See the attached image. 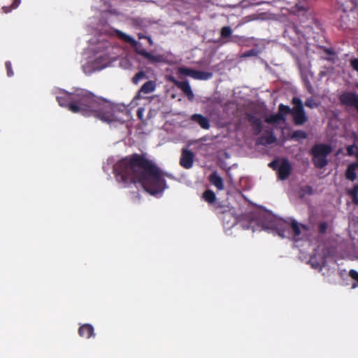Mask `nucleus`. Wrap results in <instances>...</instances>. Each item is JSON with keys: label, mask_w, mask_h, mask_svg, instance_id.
I'll use <instances>...</instances> for the list:
<instances>
[{"label": "nucleus", "mask_w": 358, "mask_h": 358, "mask_svg": "<svg viewBox=\"0 0 358 358\" xmlns=\"http://www.w3.org/2000/svg\"><path fill=\"white\" fill-rule=\"evenodd\" d=\"M117 182L127 187L139 183L151 195L162 193L167 188L164 173L144 155L133 154L117 161L113 166Z\"/></svg>", "instance_id": "1"}, {"label": "nucleus", "mask_w": 358, "mask_h": 358, "mask_svg": "<svg viewBox=\"0 0 358 358\" xmlns=\"http://www.w3.org/2000/svg\"><path fill=\"white\" fill-rule=\"evenodd\" d=\"M73 103L69 106V110L80 113L85 117H94L103 122L110 123L118 120V110L111 102L96 96L93 93L84 89L74 91Z\"/></svg>", "instance_id": "2"}, {"label": "nucleus", "mask_w": 358, "mask_h": 358, "mask_svg": "<svg viewBox=\"0 0 358 358\" xmlns=\"http://www.w3.org/2000/svg\"><path fill=\"white\" fill-rule=\"evenodd\" d=\"M309 27H301L294 23L287 25L284 31V37L290 41V44L293 46H298L299 44L306 41V35L310 31Z\"/></svg>", "instance_id": "3"}, {"label": "nucleus", "mask_w": 358, "mask_h": 358, "mask_svg": "<svg viewBox=\"0 0 358 358\" xmlns=\"http://www.w3.org/2000/svg\"><path fill=\"white\" fill-rule=\"evenodd\" d=\"M309 27H301L294 23L287 25L284 31V37L290 41V44L293 46H298L299 44L306 41V35L310 31Z\"/></svg>", "instance_id": "4"}, {"label": "nucleus", "mask_w": 358, "mask_h": 358, "mask_svg": "<svg viewBox=\"0 0 358 358\" xmlns=\"http://www.w3.org/2000/svg\"><path fill=\"white\" fill-rule=\"evenodd\" d=\"M332 151L331 146L328 144L320 143L313 146L310 155L313 163L317 169H322L328 164L327 157Z\"/></svg>", "instance_id": "5"}, {"label": "nucleus", "mask_w": 358, "mask_h": 358, "mask_svg": "<svg viewBox=\"0 0 358 358\" xmlns=\"http://www.w3.org/2000/svg\"><path fill=\"white\" fill-rule=\"evenodd\" d=\"M290 224L291 221L270 217L263 222L262 227L265 230L275 231L280 236L286 238L290 236Z\"/></svg>", "instance_id": "6"}, {"label": "nucleus", "mask_w": 358, "mask_h": 358, "mask_svg": "<svg viewBox=\"0 0 358 358\" xmlns=\"http://www.w3.org/2000/svg\"><path fill=\"white\" fill-rule=\"evenodd\" d=\"M294 106L292 108V115L295 125H302L308 121L301 100L294 96L292 100Z\"/></svg>", "instance_id": "7"}, {"label": "nucleus", "mask_w": 358, "mask_h": 358, "mask_svg": "<svg viewBox=\"0 0 358 358\" xmlns=\"http://www.w3.org/2000/svg\"><path fill=\"white\" fill-rule=\"evenodd\" d=\"M177 74L180 78H182L183 76H186L195 80H208L213 76L212 73L201 71L185 66L178 67Z\"/></svg>", "instance_id": "8"}, {"label": "nucleus", "mask_w": 358, "mask_h": 358, "mask_svg": "<svg viewBox=\"0 0 358 358\" xmlns=\"http://www.w3.org/2000/svg\"><path fill=\"white\" fill-rule=\"evenodd\" d=\"M167 80L180 89L187 96L188 100H193L194 93L187 80L179 81L173 76H169Z\"/></svg>", "instance_id": "9"}, {"label": "nucleus", "mask_w": 358, "mask_h": 358, "mask_svg": "<svg viewBox=\"0 0 358 358\" xmlns=\"http://www.w3.org/2000/svg\"><path fill=\"white\" fill-rule=\"evenodd\" d=\"M194 158V155L192 150L187 148H182L180 159V165L185 169H189L193 166Z\"/></svg>", "instance_id": "10"}, {"label": "nucleus", "mask_w": 358, "mask_h": 358, "mask_svg": "<svg viewBox=\"0 0 358 358\" xmlns=\"http://www.w3.org/2000/svg\"><path fill=\"white\" fill-rule=\"evenodd\" d=\"M292 172V166L289 162L284 159L278 169V177L281 180H287Z\"/></svg>", "instance_id": "11"}, {"label": "nucleus", "mask_w": 358, "mask_h": 358, "mask_svg": "<svg viewBox=\"0 0 358 358\" xmlns=\"http://www.w3.org/2000/svg\"><path fill=\"white\" fill-rule=\"evenodd\" d=\"M277 138L275 137L272 129L266 130L265 134L261 136L257 140V144L259 145H271L275 143Z\"/></svg>", "instance_id": "12"}, {"label": "nucleus", "mask_w": 358, "mask_h": 358, "mask_svg": "<svg viewBox=\"0 0 358 358\" xmlns=\"http://www.w3.org/2000/svg\"><path fill=\"white\" fill-rule=\"evenodd\" d=\"M302 227L305 230H308V227L305 224H299L295 220H291L290 224V236L292 235L293 239L295 241L299 240V236L301 235V229Z\"/></svg>", "instance_id": "13"}, {"label": "nucleus", "mask_w": 358, "mask_h": 358, "mask_svg": "<svg viewBox=\"0 0 358 358\" xmlns=\"http://www.w3.org/2000/svg\"><path fill=\"white\" fill-rule=\"evenodd\" d=\"M73 92H65L62 96H57V101L60 106L66 107L69 110V106L73 103Z\"/></svg>", "instance_id": "14"}, {"label": "nucleus", "mask_w": 358, "mask_h": 358, "mask_svg": "<svg viewBox=\"0 0 358 358\" xmlns=\"http://www.w3.org/2000/svg\"><path fill=\"white\" fill-rule=\"evenodd\" d=\"M190 120L196 122L203 129H208L210 127L208 118L201 114H193L191 115Z\"/></svg>", "instance_id": "15"}, {"label": "nucleus", "mask_w": 358, "mask_h": 358, "mask_svg": "<svg viewBox=\"0 0 358 358\" xmlns=\"http://www.w3.org/2000/svg\"><path fill=\"white\" fill-rule=\"evenodd\" d=\"M248 120L250 123L255 135H258L262 131V122L260 118L252 115H248Z\"/></svg>", "instance_id": "16"}, {"label": "nucleus", "mask_w": 358, "mask_h": 358, "mask_svg": "<svg viewBox=\"0 0 358 358\" xmlns=\"http://www.w3.org/2000/svg\"><path fill=\"white\" fill-rule=\"evenodd\" d=\"M78 334L85 338L94 337L95 336L94 327L90 324H84L79 327Z\"/></svg>", "instance_id": "17"}, {"label": "nucleus", "mask_w": 358, "mask_h": 358, "mask_svg": "<svg viewBox=\"0 0 358 358\" xmlns=\"http://www.w3.org/2000/svg\"><path fill=\"white\" fill-rule=\"evenodd\" d=\"M210 184L214 185L218 190L224 189L223 179L217 174L216 171L213 172L208 177Z\"/></svg>", "instance_id": "18"}, {"label": "nucleus", "mask_w": 358, "mask_h": 358, "mask_svg": "<svg viewBox=\"0 0 358 358\" xmlns=\"http://www.w3.org/2000/svg\"><path fill=\"white\" fill-rule=\"evenodd\" d=\"M338 3L340 5L341 8H343V15H341V19L344 22L345 25L346 24V21L348 20V15L345 13L346 8H348L350 6L348 5L350 3L352 7L354 6V3L352 0H345L343 2L342 0H338ZM341 28H344V24H341L339 25Z\"/></svg>", "instance_id": "19"}, {"label": "nucleus", "mask_w": 358, "mask_h": 358, "mask_svg": "<svg viewBox=\"0 0 358 358\" xmlns=\"http://www.w3.org/2000/svg\"><path fill=\"white\" fill-rule=\"evenodd\" d=\"M357 169H358V167L353 163H351L348 166L345 173L347 180L350 181H355L356 180L357 173L355 171Z\"/></svg>", "instance_id": "20"}, {"label": "nucleus", "mask_w": 358, "mask_h": 358, "mask_svg": "<svg viewBox=\"0 0 358 358\" xmlns=\"http://www.w3.org/2000/svg\"><path fill=\"white\" fill-rule=\"evenodd\" d=\"M156 83L154 80H149L145 83L141 87L139 92L143 94H149L155 91Z\"/></svg>", "instance_id": "21"}, {"label": "nucleus", "mask_w": 358, "mask_h": 358, "mask_svg": "<svg viewBox=\"0 0 358 358\" xmlns=\"http://www.w3.org/2000/svg\"><path fill=\"white\" fill-rule=\"evenodd\" d=\"M247 41L248 39L245 36L234 35L231 37V38L225 40L224 43L231 42L239 45H243Z\"/></svg>", "instance_id": "22"}, {"label": "nucleus", "mask_w": 358, "mask_h": 358, "mask_svg": "<svg viewBox=\"0 0 358 358\" xmlns=\"http://www.w3.org/2000/svg\"><path fill=\"white\" fill-rule=\"evenodd\" d=\"M115 33H116L117 36L120 39L124 41V42L129 43L131 45H134L136 43V41L132 37L123 33L122 31H121L120 30H115Z\"/></svg>", "instance_id": "23"}, {"label": "nucleus", "mask_w": 358, "mask_h": 358, "mask_svg": "<svg viewBox=\"0 0 358 358\" xmlns=\"http://www.w3.org/2000/svg\"><path fill=\"white\" fill-rule=\"evenodd\" d=\"M278 114L281 115L282 121H285L286 115H287V114L292 115V108H290L288 106H285L282 103H280L278 106Z\"/></svg>", "instance_id": "24"}, {"label": "nucleus", "mask_w": 358, "mask_h": 358, "mask_svg": "<svg viewBox=\"0 0 358 358\" xmlns=\"http://www.w3.org/2000/svg\"><path fill=\"white\" fill-rule=\"evenodd\" d=\"M203 199L209 203H213L215 201L216 196L215 192L211 189H207L203 193Z\"/></svg>", "instance_id": "25"}, {"label": "nucleus", "mask_w": 358, "mask_h": 358, "mask_svg": "<svg viewBox=\"0 0 358 358\" xmlns=\"http://www.w3.org/2000/svg\"><path fill=\"white\" fill-rule=\"evenodd\" d=\"M146 59L151 64L155 63H161L164 61V58L161 55H152V53H149Z\"/></svg>", "instance_id": "26"}, {"label": "nucleus", "mask_w": 358, "mask_h": 358, "mask_svg": "<svg viewBox=\"0 0 358 358\" xmlns=\"http://www.w3.org/2000/svg\"><path fill=\"white\" fill-rule=\"evenodd\" d=\"M349 277L353 280L351 288L356 289L358 287V271L355 269H350L348 273Z\"/></svg>", "instance_id": "27"}, {"label": "nucleus", "mask_w": 358, "mask_h": 358, "mask_svg": "<svg viewBox=\"0 0 358 358\" xmlns=\"http://www.w3.org/2000/svg\"><path fill=\"white\" fill-rule=\"evenodd\" d=\"M232 36V29L229 26L223 27L220 30V37L222 39L231 38Z\"/></svg>", "instance_id": "28"}, {"label": "nucleus", "mask_w": 358, "mask_h": 358, "mask_svg": "<svg viewBox=\"0 0 358 358\" xmlns=\"http://www.w3.org/2000/svg\"><path fill=\"white\" fill-rule=\"evenodd\" d=\"M21 3V0H13V3L10 6H3L2 10L4 13H8L12 10L16 9Z\"/></svg>", "instance_id": "29"}, {"label": "nucleus", "mask_w": 358, "mask_h": 358, "mask_svg": "<svg viewBox=\"0 0 358 358\" xmlns=\"http://www.w3.org/2000/svg\"><path fill=\"white\" fill-rule=\"evenodd\" d=\"M280 120H282L281 115L278 114V113L271 115L270 116L266 117V119H265V122L268 124L278 123Z\"/></svg>", "instance_id": "30"}, {"label": "nucleus", "mask_w": 358, "mask_h": 358, "mask_svg": "<svg viewBox=\"0 0 358 358\" xmlns=\"http://www.w3.org/2000/svg\"><path fill=\"white\" fill-rule=\"evenodd\" d=\"M146 78L147 76L145 73L143 71H141L136 73L135 76L132 78V83L135 85H137L141 80Z\"/></svg>", "instance_id": "31"}, {"label": "nucleus", "mask_w": 358, "mask_h": 358, "mask_svg": "<svg viewBox=\"0 0 358 358\" xmlns=\"http://www.w3.org/2000/svg\"><path fill=\"white\" fill-rule=\"evenodd\" d=\"M310 264H311L312 267L316 269L321 270L322 268L324 266V261L322 262H318L316 258H310Z\"/></svg>", "instance_id": "32"}, {"label": "nucleus", "mask_w": 358, "mask_h": 358, "mask_svg": "<svg viewBox=\"0 0 358 358\" xmlns=\"http://www.w3.org/2000/svg\"><path fill=\"white\" fill-rule=\"evenodd\" d=\"M329 225L328 223L325 221L321 222L318 224V232L320 234H325L327 231Z\"/></svg>", "instance_id": "33"}, {"label": "nucleus", "mask_w": 358, "mask_h": 358, "mask_svg": "<svg viewBox=\"0 0 358 358\" xmlns=\"http://www.w3.org/2000/svg\"><path fill=\"white\" fill-rule=\"evenodd\" d=\"M305 106L310 108H315L318 106V103L315 101V100L313 97H310L306 100Z\"/></svg>", "instance_id": "34"}, {"label": "nucleus", "mask_w": 358, "mask_h": 358, "mask_svg": "<svg viewBox=\"0 0 358 358\" xmlns=\"http://www.w3.org/2000/svg\"><path fill=\"white\" fill-rule=\"evenodd\" d=\"M293 137L299 139H305L307 138V134L303 130H296L294 131Z\"/></svg>", "instance_id": "35"}, {"label": "nucleus", "mask_w": 358, "mask_h": 358, "mask_svg": "<svg viewBox=\"0 0 358 358\" xmlns=\"http://www.w3.org/2000/svg\"><path fill=\"white\" fill-rule=\"evenodd\" d=\"M348 155L349 156H353L356 155L355 150L358 152V148L355 145V143H353L352 145H348L346 148Z\"/></svg>", "instance_id": "36"}, {"label": "nucleus", "mask_w": 358, "mask_h": 358, "mask_svg": "<svg viewBox=\"0 0 358 358\" xmlns=\"http://www.w3.org/2000/svg\"><path fill=\"white\" fill-rule=\"evenodd\" d=\"M5 66H6V71H7V76L8 77L13 76L14 75V72L12 69L11 62L10 61L6 62Z\"/></svg>", "instance_id": "37"}, {"label": "nucleus", "mask_w": 358, "mask_h": 358, "mask_svg": "<svg viewBox=\"0 0 358 358\" xmlns=\"http://www.w3.org/2000/svg\"><path fill=\"white\" fill-rule=\"evenodd\" d=\"M294 13H296L298 16L300 15H303L307 13V10L303 7L296 5L294 8Z\"/></svg>", "instance_id": "38"}, {"label": "nucleus", "mask_w": 358, "mask_h": 358, "mask_svg": "<svg viewBox=\"0 0 358 358\" xmlns=\"http://www.w3.org/2000/svg\"><path fill=\"white\" fill-rule=\"evenodd\" d=\"M351 67L356 71L358 72V59L353 58L350 61Z\"/></svg>", "instance_id": "39"}, {"label": "nucleus", "mask_w": 358, "mask_h": 358, "mask_svg": "<svg viewBox=\"0 0 358 358\" xmlns=\"http://www.w3.org/2000/svg\"><path fill=\"white\" fill-rule=\"evenodd\" d=\"M348 194L350 196L358 195V184L355 185L352 189L348 190Z\"/></svg>", "instance_id": "40"}, {"label": "nucleus", "mask_w": 358, "mask_h": 358, "mask_svg": "<svg viewBox=\"0 0 358 358\" xmlns=\"http://www.w3.org/2000/svg\"><path fill=\"white\" fill-rule=\"evenodd\" d=\"M279 164L277 162V161H273L268 164V166L272 168L273 170L278 171V169L279 167Z\"/></svg>", "instance_id": "41"}, {"label": "nucleus", "mask_w": 358, "mask_h": 358, "mask_svg": "<svg viewBox=\"0 0 358 358\" xmlns=\"http://www.w3.org/2000/svg\"><path fill=\"white\" fill-rule=\"evenodd\" d=\"M137 52L138 55H141L142 57H143L145 59L148 57V54L150 53L149 52L146 51L144 49L138 50Z\"/></svg>", "instance_id": "42"}, {"label": "nucleus", "mask_w": 358, "mask_h": 358, "mask_svg": "<svg viewBox=\"0 0 358 358\" xmlns=\"http://www.w3.org/2000/svg\"><path fill=\"white\" fill-rule=\"evenodd\" d=\"M137 116L140 120L143 119V108H140L138 109Z\"/></svg>", "instance_id": "43"}, {"label": "nucleus", "mask_w": 358, "mask_h": 358, "mask_svg": "<svg viewBox=\"0 0 358 358\" xmlns=\"http://www.w3.org/2000/svg\"><path fill=\"white\" fill-rule=\"evenodd\" d=\"M324 51L327 54V55H334V52L332 50L329 49V48H324Z\"/></svg>", "instance_id": "44"}, {"label": "nucleus", "mask_w": 358, "mask_h": 358, "mask_svg": "<svg viewBox=\"0 0 358 358\" xmlns=\"http://www.w3.org/2000/svg\"><path fill=\"white\" fill-rule=\"evenodd\" d=\"M351 197H352V202L355 205H358V195L352 196Z\"/></svg>", "instance_id": "45"}, {"label": "nucleus", "mask_w": 358, "mask_h": 358, "mask_svg": "<svg viewBox=\"0 0 358 358\" xmlns=\"http://www.w3.org/2000/svg\"><path fill=\"white\" fill-rule=\"evenodd\" d=\"M145 38L148 39L149 44L152 45L153 43L152 38L150 36H146Z\"/></svg>", "instance_id": "46"}, {"label": "nucleus", "mask_w": 358, "mask_h": 358, "mask_svg": "<svg viewBox=\"0 0 358 358\" xmlns=\"http://www.w3.org/2000/svg\"><path fill=\"white\" fill-rule=\"evenodd\" d=\"M145 36H143V35H141V34H138V38H145Z\"/></svg>", "instance_id": "47"}, {"label": "nucleus", "mask_w": 358, "mask_h": 358, "mask_svg": "<svg viewBox=\"0 0 358 358\" xmlns=\"http://www.w3.org/2000/svg\"><path fill=\"white\" fill-rule=\"evenodd\" d=\"M307 188L308 189V192H309V193L310 194V193H311V192H312V187H310V186H308V187H307Z\"/></svg>", "instance_id": "48"}, {"label": "nucleus", "mask_w": 358, "mask_h": 358, "mask_svg": "<svg viewBox=\"0 0 358 358\" xmlns=\"http://www.w3.org/2000/svg\"><path fill=\"white\" fill-rule=\"evenodd\" d=\"M252 51H249L248 52H247L246 55H252Z\"/></svg>", "instance_id": "49"}, {"label": "nucleus", "mask_w": 358, "mask_h": 358, "mask_svg": "<svg viewBox=\"0 0 358 358\" xmlns=\"http://www.w3.org/2000/svg\"><path fill=\"white\" fill-rule=\"evenodd\" d=\"M313 90V89H312V86H311V85H310V86H309V91H310V92H311V90Z\"/></svg>", "instance_id": "50"}, {"label": "nucleus", "mask_w": 358, "mask_h": 358, "mask_svg": "<svg viewBox=\"0 0 358 358\" xmlns=\"http://www.w3.org/2000/svg\"><path fill=\"white\" fill-rule=\"evenodd\" d=\"M357 88H358V84H357Z\"/></svg>", "instance_id": "51"}]
</instances>
